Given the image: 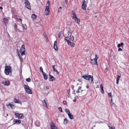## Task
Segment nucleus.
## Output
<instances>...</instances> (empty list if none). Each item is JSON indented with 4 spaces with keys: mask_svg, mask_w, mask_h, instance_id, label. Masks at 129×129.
Instances as JSON below:
<instances>
[{
    "mask_svg": "<svg viewBox=\"0 0 129 129\" xmlns=\"http://www.w3.org/2000/svg\"><path fill=\"white\" fill-rule=\"evenodd\" d=\"M70 38H71V40L72 41H73V40H74V37H73V36H71H71H70Z\"/></svg>",
    "mask_w": 129,
    "mask_h": 129,
    "instance_id": "obj_40",
    "label": "nucleus"
},
{
    "mask_svg": "<svg viewBox=\"0 0 129 129\" xmlns=\"http://www.w3.org/2000/svg\"><path fill=\"white\" fill-rule=\"evenodd\" d=\"M65 39L67 42L68 43L70 41L69 40V38L67 37H65Z\"/></svg>",
    "mask_w": 129,
    "mask_h": 129,
    "instance_id": "obj_30",
    "label": "nucleus"
},
{
    "mask_svg": "<svg viewBox=\"0 0 129 129\" xmlns=\"http://www.w3.org/2000/svg\"><path fill=\"white\" fill-rule=\"evenodd\" d=\"M73 19H74L75 22L77 23L78 24L79 23V22L80 21V19L77 17H75L73 18Z\"/></svg>",
    "mask_w": 129,
    "mask_h": 129,
    "instance_id": "obj_13",
    "label": "nucleus"
},
{
    "mask_svg": "<svg viewBox=\"0 0 129 129\" xmlns=\"http://www.w3.org/2000/svg\"><path fill=\"white\" fill-rule=\"evenodd\" d=\"M68 43L69 45L71 46L72 47H73L74 46V43H73L70 42V41Z\"/></svg>",
    "mask_w": 129,
    "mask_h": 129,
    "instance_id": "obj_18",
    "label": "nucleus"
},
{
    "mask_svg": "<svg viewBox=\"0 0 129 129\" xmlns=\"http://www.w3.org/2000/svg\"><path fill=\"white\" fill-rule=\"evenodd\" d=\"M63 103L64 105H67V102L66 101H63Z\"/></svg>",
    "mask_w": 129,
    "mask_h": 129,
    "instance_id": "obj_42",
    "label": "nucleus"
},
{
    "mask_svg": "<svg viewBox=\"0 0 129 129\" xmlns=\"http://www.w3.org/2000/svg\"><path fill=\"white\" fill-rule=\"evenodd\" d=\"M19 58H20L21 62L23 61V59L21 57H20Z\"/></svg>",
    "mask_w": 129,
    "mask_h": 129,
    "instance_id": "obj_50",
    "label": "nucleus"
},
{
    "mask_svg": "<svg viewBox=\"0 0 129 129\" xmlns=\"http://www.w3.org/2000/svg\"><path fill=\"white\" fill-rule=\"evenodd\" d=\"M65 1V2H66V4H67L68 3V1H67H67Z\"/></svg>",
    "mask_w": 129,
    "mask_h": 129,
    "instance_id": "obj_59",
    "label": "nucleus"
},
{
    "mask_svg": "<svg viewBox=\"0 0 129 129\" xmlns=\"http://www.w3.org/2000/svg\"><path fill=\"white\" fill-rule=\"evenodd\" d=\"M50 1H49V0L48 1V2H47V3L48 4V6H49L50 5Z\"/></svg>",
    "mask_w": 129,
    "mask_h": 129,
    "instance_id": "obj_51",
    "label": "nucleus"
},
{
    "mask_svg": "<svg viewBox=\"0 0 129 129\" xmlns=\"http://www.w3.org/2000/svg\"><path fill=\"white\" fill-rule=\"evenodd\" d=\"M49 80L50 81H53L55 80L54 78L52 75H49Z\"/></svg>",
    "mask_w": 129,
    "mask_h": 129,
    "instance_id": "obj_14",
    "label": "nucleus"
},
{
    "mask_svg": "<svg viewBox=\"0 0 129 129\" xmlns=\"http://www.w3.org/2000/svg\"><path fill=\"white\" fill-rule=\"evenodd\" d=\"M49 89V88L48 87H46L45 88H44V90L45 91H47V94L49 93V92L48 91V89Z\"/></svg>",
    "mask_w": 129,
    "mask_h": 129,
    "instance_id": "obj_27",
    "label": "nucleus"
},
{
    "mask_svg": "<svg viewBox=\"0 0 129 129\" xmlns=\"http://www.w3.org/2000/svg\"><path fill=\"white\" fill-rule=\"evenodd\" d=\"M20 51L21 52V55H25V46L24 44L22 45L20 49Z\"/></svg>",
    "mask_w": 129,
    "mask_h": 129,
    "instance_id": "obj_7",
    "label": "nucleus"
},
{
    "mask_svg": "<svg viewBox=\"0 0 129 129\" xmlns=\"http://www.w3.org/2000/svg\"><path fill=\"white\" fill-rule=\"evenodd\" d=\"M101 93H103L104 92V90L103 89H101Z\"/></svg>",
    "mask_w": 129,
    "mask_h": 129,
    "instance_id": "obj_52",
    "label": "nucleus"
},
{
    "mask_svg": "<svg viewBox=\"0 0 129 129\" xmlns=\"http://www.w3.org/2000/svg\"><path fill=\"white\" fill-rule=\"evenodd\" d=\"M96 123H100V121H96Z\"/></svg>",
    "mask_w": 129,
    "mask_h": 129,
    "instance_id": "obj_55",
    "label": "nucleus"
},
{
    "mask_svg": "<svg viewBox=\"0 0 129 129\" xmlns=\"http://www.w3.org/2000/svg\"><path fill=\"white\" fill-rule=\"evenodd\" d=\"M122 49L120 48H119L118 49V51H122Z\"/></svg>",
    "mask_w": 129,
    "mask_h": 129,
    "instance_id": "obj_45",
    "label": "nucleus"
},
{
    "mask_svg": "<svg viewBox=\"0 0 129 129\" xmlns=\"http://www.w3.org/2000/svg\"><path fill=\"white\" fill-rule=\"evenodd\" d=\"M50 125L51 129H57V128L56 125L54 124L53 122H51L50 123Z\"/></svg>",
    "mask_w": 129,
    "mask_h": 129,
    "instance_id": "obj_9",
    "label": "nucleus"
},
{
    "mask_svg": "<svg viewBox=\"0 0 129 129\" xmlns=\"http://www.w3.org/2000/svg\"><path fill=\"white\" fill-rule=\"evenodd\" d=\"M24 3L26 7L29 9H31V6L30 3L28 0H25Z\"/></svg>",
    "mask_w": 129,
    "mask_h": 129,
    "instance_id": "obj_6",
    "label": "nucleus"
},
{
    "mask_svg": "<svg viewBox=\"0 0 129 129\" xmlns=\"http://www.w3.org/2000/svg\"><path fill=\"white\" fill-rule=\"evenodd\" d=\"M108 126L109 127V129H113V127L112 126H111L109 125H108Z\"/></svg>",
    "mask_w": 129,
    "mask_h": 129,
    "instance_id": "obj_48",
    "label": "nucleus"
},
{
    "mask_svg": "<svg viewBox=\"0 0 129 129\" xmlns=\"http://www.w3.org/2000/svg\"><path fill=\"white\" fill-rule=\"evenodd\" d=\"M61 7H59V9H61Z\"/></svg>",
    "mask_w": 129,
    "mask_h": 129,
    "instance_id": "obj_64",
    "label": "nucleus"
},
{
    "mask_svg": "<svg viewBox=\"0 0 129 129\" xmlns=\"http://www.w3.org/2000/svg\"><path fill=\"white\" fill-rule=\"evenodd\" d=\"M123 45V43L122 42L120 44H119L118 45V47H121V46H122Z\"/></svg>",
    "mask_w": 129,
    "mask_h": 129,
    "instance_id": "obj_34",
    "label": "nucleus"
},
{
    "mask_svg": "<svg viewBox=\"0 0 129 129\" xmlns=\"http://www.w3.org/2000/svg\"><path fill=\"white\" fill-rule=\"evenodd\" d=\"M14 114L16 117L17 118L19 119H23L24 117V115L22 113H16L15 112Z\"/></svg>",
    "mask_w": 129,
    "mask_h": 129,
    "instance_id": "obj_4",
    "label": "nucleus"
},
{
    "mask_svg": "<svg viewBox=\"0 0 129 129\" xmlns=\"http://www.w3.org/2000/svg\"><path fill=\"white\" fill-rule=\"evenodd\" d=\"M0 9H3V8L2 7H0Z\"/></svg>",
    "mask_w": 129,
    "mask_h": 129,
    "instance_id": "obj_61",
    "label": "nucleus"
},
{
    "mask_svg": "<svg viewBox=\"0 0 129 129\" xmlns=\"http://www.w3.org/2000/svg\"><path fill=\"white\" fill-rule=\"evenodd\" d=\"M2 83L6 86H8L10 85V82L8 80H4L2 81Z\"/></svg>",
    "mask_w": 129,
    "mask_h": 129,
    "instance_id": "obj_8",
    "label": "nucleus"
},
{
    "mask_svg": "<svg viewBox=\"0 0 129 129\" xmlns=\"http://www.w3.org/2000/svg\"><path fill=\"white\" fill-rule=\"evenodd\" d=\"M6 75H11V73H5Z\"/></svg>",
    "mask_w": 129,
    "mask_h": 129,
    "instance_id": "obj_49",
    "label": "nucleus"
},
{
    "mask_svg": "<svg viewBox=\"0 0 129 129\" xmlns=\"http://www.w3.org/2000/svg\"><path fill=\"white\" fill-rule=\"evenodd\" d=\"M108 94L109 97H110V98H111V105H112V104H113V103L112 104V98L111 93H108Z\"/></svg>",
    "mask_w": 129,
    "mask_h": 129,
    "instance_id": "obj_19",
    "label": "nucleus"
},
{
    "mask_svg": "<svg viewBox=\"0 0 129 129\" xmlns=\"http://www.w3.org/2000/svg\"><path fill=\"white\" fill-rule=\"evenodd\" d=\"M53 47L54 49L56 50L57 51L58 49L57 47V41H55L54 42Z\"/></svg>",
    "mask_w": 129,
    "mask_h": 129,
    "instance_id": "obj_12",
    "label": "nucleus"
},
{
    "mask_svg": "<svg viewBox=\"0 0 129 129\" xmlns=\"http://www.w3.org/2000/svg\"><path fill=\"white\" fill-rule=\"evenodd\" d=\"M18 55L19 56V58L21 57L20 56V55L18 53Z\"/></svg>",
    "mask_w": 129,
    "mask_h": 129,
    "instance_id": "obj_58",
    "label": "nucleus"
},
{
    "mask_svg": "<svg viewBox=\"0 0 129 129\" xmlns=\"http://www.w3.org/2000/svg\"><path fill=\"white\" fill-rule=\"evenodd\" d=\"M14 26H15L14 28H17V26L16 23H15Z\"/></svg>",
    "mask_w": 129,
    "mask_h": 129,
    "instance_id": "obj_46",
    "label": "nucleus"
},
{
    "mask_svg": "<svg viewBox=\"0 0 129 129\" xmlns=\"http://www.w3.org/2000/svg\"><path fill=\"white\" fill-rule=\"evenodd\" d=\"M12 68L10 66H6L5 67V73H11Z\"/></svg>",
    "mask_w": 129,
    "mask_h": 129,
    "instance_id": "obj_5",
    "label": "nucleus"
},
{
    "mask_svg": "<svg viewBox=\"0 0 129 129\" xmlns=\"http://www.w3.org/2000/svg\"><path fill=\"white\" fill-rule=\"evenodd\" d=\"M72 17L73 18V19L75 17H77L76 14L74 11H72L71 12Z\"/></svg>",
    "mask_w": 129,
    "mask_h": 129,
    "instance_id": "obj_16",
    "label": "nucleus"
},
{
    "mask_svg": "<svg viewBox=\"0 0 129 129\" xmlns=\"http://www.w3.org/2000/svg\"><path fill=\"white\" fill-rule=\"evenodd\" d=\"M19 20L18 21H22V20L20 18L19 19Z\"/></svg>",
    "mask_w": 129,
    "mask_h": 129,
    "instance_id": "obj_56",
    "label": "nucleus"
},
{
    "mask_svg": "<svg viewBox=\"0 0 129 129\" xmlns=\"http://www.w3.org/2000/svg\"><path fill=\"white\" fill-rule=\"evenodd\" d=\"M121 77V74H120L119 75H117V77L119 78Z\"/></svg>",
    "mask_w": 129,
    "mask_h": 129,
    "instance_id": "obj_47",
    "label": "nucleus"
},
{
    "mask_svg": "<svg viewBox=\"0 0 129 129\" xmlns=\"http://www.w3.org/2000/svg\"><path fill=\"white\" fill-rule=\"evenodd\" d=\"M26 80L27 82H30L31 81V79L29 78H27Z\"/></svg>",
    "mask_w": 129,
    "mask_h": 129,
    "instance_id": "obj_41",
    "label": "nucleus"
},
{
    "mask_svg": "<svg viewBox=\"0 0 129 129\" xmlns=\"http://www.w3.org/2000/svg\"><path fill=\"white\" fill-rule=\"evenodd\" d=\"M72 88L73 89V88H74V86H72Z\"/></svg>",
    "mask_w": 129,
    "mask_h": 129,
    "instance_id": "obj_62",
    "label": "nucleus"
},
{
    "mask_svg": "<svg viewBox=\"0 0 129 129\" xmlns=\"http://www.w3.org/2000/svg\"><path fill=\"white\" fill-rule=\"evenodd\" d=\"M58 108L59 111H60L61 112H62V109L61 107H59Z\"/></svg>",
    "mask_w": 129,
    "mask_h": 129,
    "instance_id": "obj_43",
    "label": "nucleus"
},
{
    "mask_svg": "<svg viewBox=\"0 0 129 129\" xmlns=\"http://www.w3.org/2000/svg\"><path fill=\"white\" fill-rule=\"evenodd\" d=\"M45 11H49V8L48 6H46V8Z\"/></svg>",
    "mask_w": 129,
    "mask_h": 129,
    "instance_id": "obj_35",
    "label": "nucleus"
},
{
    "mask_svg": "<svg viewBox=\"0 0 129 129\" xmlns=\"http://www.w3.org/2000/svg\"><path fill=\"white\" fill-rule=\"evenodd\" d=\"M68 115L69 118L71 119H73V115L70 113V114H68Z\"/></svg>",
    "mask_w": 129,
    "mask_h": 129,
    "instance_id": "obj_22",
    "label": "nucleus"
},
{
    "mask_svg": "<svg viewBox=\"0 0 129 129\" xmlns=\"http://www.w3.org/2000/svg\"><path fill=\"white\" fill-rule=\"evenodd\" d=\"M108 70V68H106L105 69V71L106 72H107Z\"/></svg>",
    "mask_w": 129,
    "mask_h": 129,
    "instance_id": "obj_54",
    "label": "nucleus"
},
{
    "mask_svg": "<svg viewBox=\"0 0 129 129\" xmlns=\"http://www.w3.org/2000/svg\"><path fill=\"white\" fill-rule=\"evenodd\" d=\"M37 16L35 14H32L31 16V18L33 19H35L36 18Z\"/></svg>",
    "mask_w": 129,
    "mask_h": 129,
    "instance_id": "obj_25",
    "label": "nucleus"
},
{
    "mask_svg": "<svg viewBox=\"0 0 129 129\" xmlns=\"http://www.w3.org/2000/svg\"><path fill=\"white\" fill-rule=\"evenodd\" d=\"M43 103L44 105H45L47 108H48L46 102L45 100H44L43 101Z\"/></svg>",
    "mask_w": 129,
    "mask_h": 129,
    "instance_id": "obj_23",
    "label": "nucleus"
},
{
    "mask_svg": "<svg viewBox=\"0 0 129 129\" xmlns=\"http://www.w3.org/2000/svg\"><path fill=\"white\" fill-rule=\"evenodd\" d=\"M98 57L97 56V54L95 55V57L94 58H93V59H91L90 62L92 64L96 65H98V64L97 62L98 59Z\"/></svg>",
    "mask_w": 129,
    "mask_h": 129,
    "instance_id": "obj_2",
    "label": "nucleus"
},
{
    "mask_svg": "<svg viewBox=\"0 0 129 129\" xmlns=\"http://www.w3.org/2000/svg\"><path fill=\"white\" fill-rule=\"evenodd\" d=\"M65 111L68 115L70 113V112L68 109H65Z\"/></svg>",
    "mask_w": 129,
    "mask_h": 129,
    "instance_id": "obj_24",
    "label": "nucleus"
},
{
    "mask_svg": "<svg viewBox=\"0 0 129 129\" xmlns=\"http://www.w3.org/2000/svg\"><path fill=\"white\" fill-rule=\"evenodd\" d=\"M58 38H60L61 36V32H59L58 34Z\"/></svg>",
    "mask_w": 129,
    "mask_h": 129,
    "instance_id": "obj_36",
    "label": "nucleus"
},
{
    "mask_svg": "<svg viewBox=\"0 0 129 129\" xmlns=\"http://www.w3.org/2000/svg\"><path fill=\"white\" fill-rule=\"evenodd\" d=\"M81 86H79V87L78 88V90L76 91L77 93H79L80 92H81L82 93V92L83 91V90L81 89Z\"/></svg>",
    "mask_w": 129,
    "mask_h": 129,
    "instance_id": "obj_15",
    "label": "nucleus"
},
{
    "mask_svg": "<svg viewBox=\"0 0 129 129\" xmlns=\"http://www.w3.org/2000/svg\"><path fill=\"white\" fill-rule=\"evenodd\" d=\"M85 2L84 1L83 2V4L82 5V9L84 10H86V5L85 3Z\"/></svg>",
    "mask_w": 129,
    "mask_h": 129,
    "instance_id": "obj_11",
    "label": "nucleus"
},
{
    "mask_svg": "<svg viewBox=\"0 0 129 129\" xmlns=\"http://www.w3.org/2000/svg\"><path fill=\"white\" fill-rule=\"evenodd\" d=\"M100 88H101V89H103V86L102 85V84L100 86Z\"/></svg>",
    "mask_w": 129,
    "mask_h": 129,
    "instance_id": "obj_44",
    "label": "nucleus"
},
{
    "mask_svg": "<svg viewBox=\"0 0 129 129\" xmlns=\"http://www.w3.org/2000/svg\"><path fill=\"white\" fill-rule=\"evenodd\" d=\"M73 90H73V92H74V94H76V93L75 92V90L74 89H73Z\"/></svg>",
    "mask_w": 129,
    "mask_h": 129,
    "instance_id": "obj_60",
    "label": "nucleus"
},
{
    "mask_svg": "<svg viewBox=\"0 0 129 129\" xmlns=\"http://www.w3.org/2000/svg\"><path fill=\"white\" fill-rule=\"evenodd\" d=\"M68 35L69 34V33L70 34V32H69V31H68Z\"/></svg>",
    "mask_w": 129,
    "mask_h": 129,
    "instance_id": "obj_63",
    "label": "nucleus"
},
{
    "mask_svg": "<svg viewBox=\"0 0 129 129\" xmlns=\"http://www.w3.org/2000/svg\"><path fill=\"white\" fill-rule=\"evenodd\" d=\"M22 27L24 29H26L27 28L26 25L24 24L22 25Z\"/></svg>",
    "mask_w": 129,
    "mask_h": 129,
    "instance_id": "obj_32",
    "label": "nucleus"
},
{
    "mask_svg": "<svg viewBox=\"0 0 129 129\" xmlns=\"http://www.w3.org/2000/svg\"><path fill=\"white\" fill-rule=\"evenodd\" d=\"M54 65L53 66L52 68L54 72H56V73H59L56 69L54 68Z\"/></svg>",
    "mask_w": 129,
    "mask_h": 129,
    "instance_id": "obj_33",
    "label": "nucleus"
},
{
    "mask_svg": "<svg viewBox=\"0 0 129 129\" xmlns=\"http://www.w3.org/2000/svg\"><path fill=\"white\" fill-rule=\"evenodd\" d=\"M42 74L44 79L47 80L48 78V76L47 74H46V73H42Z\"/></svg>",
    "mask_w": 129,
    "mask_h": 129,
    "instance_id": "obj_17",
    "label": "nucleus"
},
{
    "mask_svg": "<svg viewBox=\"0 0 129 129\" xmlns=\"http://www.w3.org/2000/svg\"><path fill=\"white\" fill-rule=\"evenodd\" d=\"M116 80H117L116 84H118L119 83V78L117 77V78Z\"/></svg>",
    "mask_w": 129,
    "mask_h": 129,
    "instance_id": "obj_37",
    "label": "nucleus"
},
{
    "mask_svg": "<svg viewBox=\"0 0 129 129\" xmlns=\"http://www.w3.org/2000/svg\"><path fill=\"white\" fill-rule=\"evenodd\" d=\"M82 77L86 80H89L90 79H91V82L92 83H93V77L92 76L88 75H84L82 76Z\"/></svg>",
    "mask_w": 129,
    "mask_h": 129,
    "instance_id": "obj_1",
    "label": "nucleus"
},
{
    "mask_svg": "<svg viewBox=\"0 0 129 129\" xmlns=\"http://www.w3.org/2000/svg\"><path fill=\"white\" fill-rule=\"evenodd\" d=\"M39 123V121H37L35 122V123L37 126H39L40 125V124Z\"/></svg>",
    "mask_w": 129,
    "mask_h": 129,
    "instance_id": "obj_28",
    "label": "nucleus"
},
{
    "mask_svg": "<svg viewBox=\"0 0 129 129\" xmlns=\"http://www.w3.org/2000/svg\"><path fill=\"white\" fill-rule=\"evenodd\" d=\"M7 106H10V107L11 108H13V107H14V106L12 104H11L10 103H9L7 105Z\"/></svg>",
    "mask_w": 129,
    "mask_h": 129,
    "instance_id": "obj_31",
    "label": "nucleus"
},
{
    "mask_svg": "<svg viewBox=\"0 0 129 129\" xmlns=\"http://www.w3.org/2000/svg\"><path fill=\"white\" fill-rule=\"evenodd\" d=\"M40 69L41 72L42 73H44L43 71V68L41 67H40Z\"/></svg>",
    "mask_w": 129,
    "mask_h": 129,
    "instance_id": "obj_39",
    "label": "nucleus"
},
{
    "mask_svg": "<svg viewBox=\"0 0 129 129\" xmlns=\"http://www.w3.org/2000/svg\"><path fill=\"white\" fill-rule=\"evenodd\" d=\"M49 11H45L44 13L45 15H48L49 14Z\"/></svg>",
    "mask_w": 129,
    "mask_h": 129,
    "instance_id": "obj_29",
    "label": "nucleus"
},
{
    "mask_svg": "<svg viewBox=\"0 0 129 129\" xmlns=\"http://www.w3.org/2000/svg\"><path fill=\"white\" fill-rule=\"evenodd\" d=\"M104 121H100V123H104Z\"/></svg>",
    "mask_w": 129,
    "mask_h": 129,
    "instance_id": "obj_57",
    "label": "nucleus"
},
{
    "mask_svg": "<svg viewBox=\"0 0 129 129\" xmlns=\"http://www.w3.org/2000/svg\"><path fill=\"white\" fill-rule=\"evenodd\" d=\"M86 87L87 88H88L89 87V86L88 85H87L86 86Z\"/></svg>",
    "mask_w": 129,
    "mask_h": 129,
    "instance_id": "obj_53",
    "label": "nucleus"
},
{
    "mask_svg": "<svg viewBox=\"0 0 129 129\" xmlns=\"http://www.w3.org/2000/svg\"><path fill=\"white\" fill-rule=\"evenodd\" d=\"M24 87L25 91L27 93L30 94H31L32 93V90L30 89L28 85H24Z\"/></svg>",
    "mask_w": 129,
    "mask_h": 129,
    "instance_id": "obj_3",
    "label": "nucleus"
},
{
    "mask_svg": "<svg viewBox=\"0 0 129 129\" xmlns=\"http://www.w3.org/2000/svg\"><path fill=\"white\" fill-rule=\"evenodd\" d=\"M14 102L16 103H20V101L15 98L14 99Z\"/></svg>",
    "mask_w": 129,
    "mask_h": 129,
    "instance_id": "obj_20",
    "label": "nucleus"
},
{
    "mask_svg": "<svg viewBox=\"0 0 129 129\" xmlns=\"http://www.w3.org/2000/svg\"><path fill=\"white\" fill-rule=\"evenodd\" d=\"M13 124H19L21 123L20 120L18 119H14L13 120Z\"/></svg>",
    "mask_w": 129,
    "mask_h": 129,
    "instance_id": "obj_10",
    "label": "nucleus"
},
{
    "mask_svg": "<svg viewBox=\"0 0 129 129\" xmlns=\"http://www.w3.org/2000/svg\"><path fill=\"white\" fill-rule=\"evenodd\" d=\"M4 22L5 24H7L8 23V20L6 18H5L3 19Z\"/></svg>",
    "mask_w": 129,
    "mask_h": 129,
    "instance_id": "obj_21",
    "label": "nucleus"
},
{
    "mask_svg": "<svg viewBox=\"0 0 129 129\" xmlns=\"http://www.w3.org/2000/svg\"><path fill=\"white\" fill-rule=\"evenodd\" d=\"M14 29L15 31L17 32L18 31V32H20V30L18 29H17V28H15Z\"/></svg>",
    "mask_w": 129,
    "mask_h": 129,
    "instance_id": "obj_38",
    "label": "nucleus"
},
{
    "mask_svg": "<svg viewBox=\"0 0 129 129\" xmlns=\"http://www.w3.org/2000/svg\"><path fill=\"white\" fill-rule=\"evenodd\" d=\"M68 120H67V119L65 118L64 119L63 123L65 124H67L68 123Z\"/></svg>",
    "mask_w": 129,
    "mask_h": 129,
    "instance_id": "obj_26",
    "label": "nucleus"
}]
</instances>
